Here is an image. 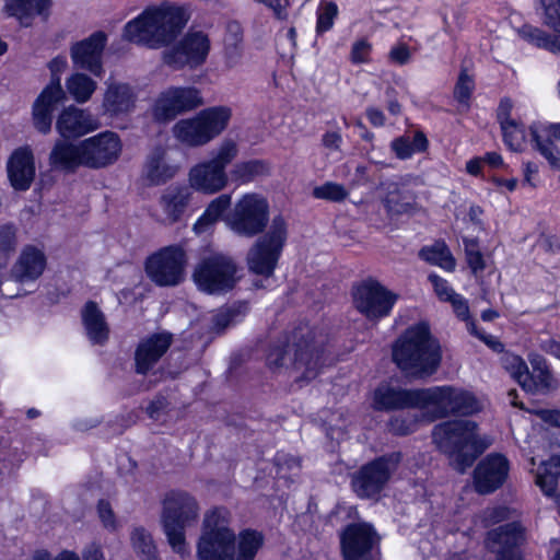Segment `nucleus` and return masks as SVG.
<instances>
[{
  "label": "nucleus",
  "mask_w": 560,
  "mask_h": 560,
  "mask_svg": "<svg viewBox=\"0 0 560 560\" xmlns=\"http://www.w3.org/2000/svg\"><path fill=\"white\" fill-rule=\"evenodd\" d=\"M190 19L186 8L170 2L147 8L128 22L124 37L129 42L160 48L173 42Z\"/></svg>",
  "instance_id": "nucleus-1"
},
{
  "label": "nucleus",
  "mask_w": 560,
  "mask_h": 560,
  "mask_svg": "<svg viewBox=\"0 0 560 560\" xmlns=\"http://www.w3.org/2000/svg\"><path fill=\"white\" fill-rule=\"evenodd\" d=\"M393 360L408 376L422 378L434 374L442 361L439 341L425 323L407 328L393 345Z\"/></svg>",
  "instance_id": "nucleus-2"
},
{
  "label": "nucleus",
  "mask_w": 560,
  "mask_h": 560,
  "mask_svg": "<svg viewBox=\"0 0 560 560\" xmlns=\"http://www.w3.org/2000/svg\"><path fill=\"white\" fill-rule=\"evenodd\" d=\"M315 341V332L307 327H300L292 335L285 347H275L267 355V364L272 370L293 369L302 373L306 381L317 376L319 371L320 345Z\"/></svg>",
  "instance_id": "nucleus-3"
},
{
  "label": "nucleus",
  "mask_w": 560,
  "mask_h": 560,
  "mask_svg": "<svg viewBox=\"0 0 560 560\" xmlns=\"http://www.w3.org/2000/svg\"><path fill=\"white\" fill-rule=\"evenodd\" d=\"M200 506L187 492L173 491L166 494L161 513V525L172 550L182 557L189 555L186 529L198 523Z\"/></svg>",
  "instance_id": "nucleus-4"
},
{
  "label": "nucleus",
  "mask_w": 560,
  "mask_h": 560,
  "mask_svg": "<svg viewBox=\"0 0 560 560\" xmlns=\"http://www.w3.org/2000/svg\"><path fill=\"white\" fill-rule=\"evenodd\" d=\"M416 408L427 421L450 415H469L477 410V400L468 392L448 385L417 389Z\"/></svg>",
  "instance_id": "nucleus-5"
},
{
  "label": "nucleus",
  "mask_w": 560,
  "mask_h": 560,
  "mask_svg": "<svg viewBox=\"0 0 560 560\" xmlns=\"http://www.w3.org/2000/svg\"><path fill=\"white\" fill-rule=\"evenodd\" d=\"M236 536L229 527V512L215 508L203 515L197 541L198 560H233Z\"/></svg>",
  "instance_id": "nucleus-6"
},
{
  "label": "nucleus",
  "mask_w": 560,
  "mask_h": 560,
  "mask_svg": "<svg viewBox=\"0 0 560 560\" xmlns=\"http://www.w3.org/2000/svg\"><path fill=\"white\" fill-rule=\"evenodd\" d=\"M238 147L232 139H224L212 151L211 159L194 165L188 173V187L206 195L223 190L229 183L226 166L237 156Z\"/></svg>",
  "instance_id": "nucleus-7"
},
{
  "label": "nucleus",
  "mask_w": 560,
  "mask_h": 560,
  "mask_svg": "<svg viewBox=\"0 0 560 560\" xmlns=\"http://www.w3.org/2000/svg\"><path fill=\"white\" fill-rule=\"evenodd\" d=\"M477 424L474 421L458 419L435 425L432 432L436 446L453 457L454 468L463 474L474 463L475 456L465 452L472 448L477 439Z\"/></svg>",
  "instance_id": "nucleus-8"
},
{
  "label": "nucleus",
  "mask_w": 560,
  "mask_h": 560,
  "mask_svg": "<svg viewBox=\"0 0 560 560\" xmlns=\"http://www.w3.org/2000/svg\"><path fill=\"white\" fill-rule=\"evenodd\" d=\"M231 117L232 110L228 106L209 107L192 118L177 121L172 132L177 141L187 147H202L225 130Z\"/></svg>",
  "instance_id": "nucleus-9"
},
{
  "label": "nucleus",
  "mask_w": 560,
  "mask_h": 560,
  "mask_svg": "<svg viewBox=\"0 0 560 560\" xmlns=\"http://www.w3.org/2000/svg\"><path fill=\"white\" fill-rule=\"evenodd\" d=\"M287 236L284 219L281 215L273 217L267 232L256 240L247 253L249 271L270 277L276 269Z\"/></svg>",
  "instance_id": "nucleus-10"
},
{
  "label": "nucleus",
  "mask_w": 560,
  "mask_h": 560,
  "mask_svg": "<svg viewBox=\"0 0 560 560\" xmlns=\"http://www.w3.org/2000/svg\"><path fill=\"white\" fill-rule=\"evenodd\" d=\"M192 279L199 290L220 294L232 290L238 281L234 259L222 253H214L200 259Z\"/></svg>",
  "instance_id": "nucleus-11"
},
{
  "label": "nucleus",
  "mask_w": 560,
  "mask_h": 560,
  "mask_svg": "<svg viewBox=\"0 0 560 560\" xmlns=\"http://www.w3.org/2000/svg\"><path fill=\"white\" fill-rule=\"evenodd\" d=\"M228 228L237 234L252 238L265 231L269 221V205L261 195H243L225 217Z\"/></svg>",
  "instance_id": "nucleus-12"
},
{
  "label": "nucleus",
  "mask_w": 560,
  "mask_h": 560,
  "mask_svg": "<svg viewBox=\"0 0 560 560\" xmlns=\"http://www.w3.org/2000/svg\"><path fill=\"white\" fill-rule=\"evenodd\" d=\"M211 42L202 31H189L175 45L163 52L164 63L174 70H195L201 67L209 56Z\"/></svg>",
  "instance_id": "nucleus-13"
},
{
  "label": "nucleus",
  "mask_w": 560,
  "mask_h": 560,
  "mask_svg": "<svg viewBox=\"0 0 560 560\" xmlns=\"http://www.w3.org/2000/svg\"><path fill=\"white\" fill-rule=\"evenodd\" d=\"M400 459L399 453H392L363 465L352 478L354 492L360 498L377 495L397 470Z\"/></svg>",
  "instance_id": "nucleus-14"
},
{
  "label": "nucleus",
  "mask_w": 560,
  "mask_h": 560,
  "mask_svg": "<svg viewBox=\"0 0 560 560\" xmlns=\"http://www.w3.org/2000/svg\"><path fill=\"white\" fill-rule=\"evenodd\" d=\"M187 256L183 247L167 246L150 256L145 264L149 278L160 287H174L184 280Z\"/></svg>",
  "instance_id": "nucleus-15"
},
{
  "label": "nucleus",
  "mask_w": 560,
  "mask_h": 560,
  "mask_svg": "<svg viewBox=\"0 0 560 560\" xmlns=\"http://www.w3.org/2000/svg\"><path fill=\"white\" fill-rule=\"evenodd\" d=\"M202 104L203 100L198 89L194 86H172L158 96L152 115L160 122H168Z\"/></svg>",
  "instance_id": "nucleus-16"
},
{
  "label": "nucleus",
  "mask_w": 560,
  "mask_h": 560,
  "mask_svg": "<svg viewBox=\"0 0 560 560\" xmlns=\"http://www.w3.org/2000/svg\"><path fill=\"white\" fill-rule=\"evenodd\" d=\"M538 3L542 10V22L552 31V34L538 27L524 25L520 30V35L537 48L560 56V0H538Z\"/></svg>",
  "instance_id": "nucleus-17"
},
{
  "label": "nucleus",
  "mask_w": 560,
  "mask_h": 560,
  "mask_svg": "<svg viewBox=\"0 0 560 560\" xmlns=\"http://www.w3.org/2000/svg\"><path fill=\"white\" fill-rule=\"evenodd\" d=\"M355 307L370 319L387 316L397 295L375 280H366L358 285L353 293Z\"/></svg>",
  "instance_id": "nucleus-18"
},
{
  "label": "nucleus",
  "mask_w": 560,
  "mask_h": 560,
  "mask_svg": "<svg viewBox=\"0 0 560 560\" xmlns=\"http://www.w3.org/2000/svg\"><path fill=\"white\" fill-rule=\"evenodd\" d=\"M84 153V167L98 170L114 164L120 156L122 143L113 131H103L81 140Z\"/></svg>",
  "instance_id": "nucleus-19"
},
{
  "label": "nucleus",
  "mask_w": 560,
  "mask_h": 560,
  "mask_svg": "<svg viewBox=\"0 0 560 560\" xmlns=\"http://www.w3.org/2000/svg\"><path fill=\"white\" fill-rule=\"evenodd\" d=\"M378 540L374 528L366 523L347 526L340 536L343 559L373 560L372 552Z\"/></svg>",
  "instance_id": "nucleus-20"
},
{
  "label": "nucleus",
  "mask_w": 560,
  "mask_h": 560,
  "mask_svg": "<svg viewBox=\"0 0 560 560\" xmlns=\"http://www.w3.org/2000/svg\"><path fill=\"white\" fill-rule=\"evenodd\" d=\"M106 42V34L98 31L73 43L70 47V57L74 67L86 70L95 77H102L104 72L102 57Z\"/></svg>",
  "instance_id": "nucleus-21"
},
{
  "label": "nucleus",
  "mask_w": 560,
  "mask_h": 560,
  "mask_svg": "<svg viewBox=\"0 0 560 560\" xmlns=\"http://www.w3.org/2000/svg\"><path fill=\"white\" fill-rule=\"evenodd\" d=\"M508 475V459L500 454H490L475 468V488L481 494L491 493L504 483Z\"/></svg>",
  "instance_id": "nucleus-22"
},
{
  "label": "nucleus",
  "mask_w": 560,
  "mask_h": 560,
  "mask_svg": "<svg viewBox=\"0 0 560 560\" xmlns=\"http://www.w3.org/2000/svg\"><path fill=\"white\" fill-rule=\"evenodd\" d=\"M415 183V178L405 176L382 184L385 190L384 205L389 212L401 214L417 209Z\"/></svg>",
  "instance_id": "nucleus-23"
},
{
  "label": "nucleus",
  "mask_w": 560,
  "mask_h": 560,
  "mask_svg": "<svg viewBox=\"0 0 560 560\" xmlns=\"http://www.w3.org/2000/svg\"><path fill=\"white\" fill-rule=\"evenodd\" d=\"M98 128V120L90 112L74 105L63 108L56 120V130L66 139L79 138Z\"/></svg>",
  "instance_id": "nucleus-24"
},
{
  "label": "nucleus",
  "mask_w": 560,
  "mask_h": 560,
  "mask_svg": "<svg viewBox=\"0 0 560 560\" xmlns=\"http://www.w3.org/2000/svg\"><path fill=\"white\" fill-rule=\"evenodd\" d=\"M172 345V335L168 332H159L142 339L135 351V369L138 374H147L162 357L167 352Z\"/></svg>",
  "instance_id": "nucleus-25"
},
{
  "label": "nucleus",
  "mask_w": 560,
  "mask_h": 560,
  "mask_svg": "<svg viewBox=\"0 0 560 560\" xmlns=\"http://www.w3.org/2000/svg\"><path fill=\"white\" fill-rule=\"evenodd\" d=\"M192 199L194 191L187 185H171L165 188L159 198L163 214L161 222L172 225L182 221Z\"/></svg>",
  "instance_id": "nucleus-26"
},
{
  "label": "nucleus",
  "mask_w": 560,
  "mask_h": 560,
  "mask_svg": "<svg viewBox=\"0 0 560 560\" xmlns=\"http://www.w3.org/2000/svg\"><path fill=\"white\" fill-rule=\"evenodd\" d=\"M179 165L168 158L165 147H155L147 156L142 168V179L149 186H161L173 179Z\"/></svg>",
  "instance_id": "nucleus-27"
},
{
  "label": "nucleus",
  "mask_w": 560,
  "mask_h": 560,
  "mask_svg": "<svg viewBox=\"0 0 560 560\" xmlns=\"http://www.w3.org/2000/svg\"><path fill=\"white\" fill-rule=\"evenodd\" d=\"M65 98V92L59 83V79H54L43 90L33 105V121L35 128L47 133L51 128V113L55 106Z\"/></svg>",
  "instance_id": "nucleus-28"
},
{
  "label": "nucleus",
  "mask_w": 560,
  "mask_h": 560,
  "mask_svg": "<svg viewBox=\"0 0 560 560\" xmlns=\"http://www.w3.org/2000/svg\"><path fill=\"white\" fill-rule=\"evenodd\" d=\"M529 133L534 149L547 160L552 170L560 171V149L553 142L560 141V122L533 125Z\"/></svg>",
  "instance_id": "nucleus-29"
},
{
  "label": "nucleus",
  "mask_w": 560,
  "mask_h": 560,
  "mask_svg": "<svg viewBox=\"0 0 560 560\" xmlns=\"http://www.w3.org/2000/svg\"><path fill=\"white\" fill-rule=\"evenodd\" d=\"M8 176L16 190H27L35 178V163L31 149H16L7 164Z\"/></svg>",
  "instance_id": "nucleus-30"
},
{
  "label": "nucleus",
  "mask_w": 560,
  "mask_h": 560,
  "mask_svg": "<svg viewBox=\"0 0 560 560\" xmlns=\"http://www.w3.org/2000/svg\"><path fill=\"white\" fill-rule=\"evenodd\" d=\"M525 529L520 523L499 526L488 533L487 546L498 557L515 553L514 549L525 542Z\"/></svg>",
  "instance_id": "nucleus-31"
},
{
  "label": "nucleus",
  "mask_w": 560,
  "mask_h": 560,
  "mask_svg": "<svg viewBox=\"0 0 560 560\" xmlns=\"http://www.w3.org/2000/svg\"><path fill=\"white\" fill-rule=\"evenodd\" d=\"M137 93L128 83L108 82L103 97L104 112L110 116L125 115L136 107Z\"/></svg>",
  "instance_id": "nucleus-32"
},
{
  "label": "nucleus",
  "mask_w": 560,
  "mask_h": 560,
  "mask_svg": "<svg viewBox=\"0 0 560 560\" xmlns=\"http://www.w3.org/2000/svg\"><path fill=\"white\" fill-rule=\"evenodd\" d=\"M49 164L54 170L68 173H73L81 166L84 167L81 141L73 143L66 138L57 140L49 154Z\"/></svg>",
  "instance_id": "nucleus-33"
},
{
  "label": "nucleus",
  "mask_w": 560,
  "mask_h": 560,
  "mask_svg": "<svg viewBox=\"0 0 560 560\" xmlns=\"http://www.w3.org/2000/svg\"><path fill=\"white\" fill-rule=\"evenodd\" d=\"M417 389H402L382 384L374 390L373 407L376 410L416 408Z\"/></svg>",
  "instance_id": "nucleus-34"
},
{
  "label": "nucleus",
  "mask_w": 560,
  "mask_h": 560,
  "mask_svg": "<svg viewBox=\"0 0 560 560\" xmlns=\"http://www.w3.org/2000/svg\"><path fill=\"white\" fill-rule=\"evenodd\" d=\"M527 358L532 372L527 368L522 388L532 394L548 392L553 386V376L546 359L536 352H529Z\"/></svg>",
  "instance_id": "nucleus-35"
},
{
  "label": "nucleus",
  "mask_w": 560,
  "mask_h": 560,
  "mask_svg": "<svg viewBox=\"0 0 560 560\" xmlns=\"http://www.w3.org/2000/svg\"><path fill=\"white\" fill-rule=\"evenodd\" d=\"M46 266L45 255L37 248L28 246L23 249L12 268V277L20 282L37 279Z\"/></svg>",
  "instance_id": "nucleus-36"
},
{
  "label": "nucleus",
  "mask_w": 560,
  "mask_h": 560,
  "mask_svg": "<svg viewBox=\"0 0 560 560\" xmlns=\"http://www.w3.org/2000/svg\"><path fill=\"white\" fill-rule=\"evenodd\" d=\"M82 322L88 338L94 345H103L107 341L109 327L103 312L95 302H88L82 310Z\"/></svg>",
  "instance_id": "nucleus-37"
},
{
  "label": "nucleus",
  "mask_w": 560,
  "mask_h": 560,
  "mask_svg": "<svg viewBox=\"0 0 560 560\" xmlns=\"http://www.w3.org/2000/svg\"><path fill=\"white\" fill-rule=\"evenodd\" d=\"M51 0H4V12L16 18L24 26H28L35 14H44Z\"/></svg>",
  "instance_id": "nucleus-38"
},
{
  "label": "nucleus",
  "mask_w": 560,
  "mask_h": 560,
  "mask_svg": "<svg viewBox=\"0 0 560 560\" xmlns=\"http://www.w3.org/2000/svg\"><path fill=\"white\" fill-rule=\"evenodd\" d=\"M560 477V456L555 455L542 462L537 469L536 485L548 497L556 493Z\"/></svg>",
  "instance_id": "nucleus-39"
},
{
  "label": "nucleus",
  "mask_w": 560,
  "mask_h": 560,
  "mask_svg": "<svg viewBox=\"0 0 560 560\" xmlns=\"http://www.w3.org/2000/svg\"><path fill=\"white\" fill-rule=\"evenodd\" d=\"M243 35L237 23L228 25V34L224 37V65L228 69L236 68L243 56Z\"/></svg>",
  "instance_id": "nucleus-40"
},
{
  "label": "nucleus",
  "mask_w": 560,
  "mask_h": 560,
  "mask_svg": "<svg viewBox=\"0 0 560 560\" xmlns=\"http://www.w3.org/2000/svg\"><path fill=\"white\" fill-rule=\"evenodd\" d=\"M231 195L222 194L210 201L201 217L194 224L192 230L197 234L206 232L212 224H214L224 211L231 206Z\"/></svg>",
  "instance_id": "nucleus-41"
},
{
  "label": "nucleus",
  "mask_w": 560,
  "mask_h": 560,
  "mask_svg": "<svg viewBox=\"0 0 560 560\" xmlns=\"http://www.w3.org/2000/svg\"><path fill=\"white\" fill-rule=\"evenodd\" d=\"M235 542L236 555H233V560H254L264 545V536L257 530L244 529L240 532Z\"/></svg>",
  "instance_id": "nucleus-42"
},
{
  "label": "nucleus",
  "mask_w": 560,
  "mask_h": 560,
  "mask_svg": "<svg viewBox=\"0 0 560 560\" xmlns=\"http://www.w3.org/2000/svg\"><path fill=\"white\" fill-rule=\"evenodd\" d=\"M427 147V137L421 131H417L413 135H405L392 142V149L400 160H406L415 153L423 152Z\"/></svg>",
  "instance_id": "nucleus-43"
},
{
  "label": "nucleus",
  "mask_w": 560,
  "mask_h": 560,
  "mask_svg": "<svg viewBox=\"0 0 560 560\" xmlns=\"http://www.w3.org/2000/svg\"><path fill=\"white\" fill-rule=\"evenodd\" d=\"M66 86L73 100L82 104L92 97L97 83L89 75L77 72L67 79Z\"/></svg>",
  "instance_id": "nucleus-44"
},
{
  "label": "nucleus",
  "mask_w": 560,
  "mask_h": 560,
  "mask_svg": "<svg viewBox=\"0 0 560 560\" xmlns=\"http://www.w3.org/2000/svg\"><path fill=\"white\" fill-rule=\"evenodd\" d=\"M268 173L269 166L265 161L249 160L236 163L231 171V177L234 182L245 184Z\"/></svg>",
  "instance_id": "nucleus-45"
},
{
  "label": "nucleus",
  "mask_w": 560,
  "mask_h": 560,
  "mask_svg": "<svg viewBox=\"0 0 560 560\" xmlns=\"http://www.w3.org/2000/svg\"><path fill=\"white\" fill-rule=\"evenodd\" d=\"M131 546L135 552L142 560H154L156 558V546L152 535L144 527H135L130 534Z\"/></svg>",
  "instance_id": "nucleus-46"
},
{
  "label": "nucleus",
  "mask_w": 560,
  "mask_h": 560,
  "mask_svg": "<svg viewBox=\"0 0 560 560\" xmlns=\"http://www.w3.org/2000/svg\"><path fill=\"white\" fill-rule=\"evenodd\" d=\"M420 257L447 271H452L455 268V259L444 243H436L431 247L422 248L420 250Z\"/></svg>",
  "instance_id": "nucleus-47"
},
{
  "label": "nucleus",
  "mask_w": 560,
  "mask_h": 560,
  "mask_svg": "<svg viewBox=\"0 0 560 560\" xmlns=\"http://www.w3.org/2000/svg\"><path fill=\"white\" fill-rule=\"evenodd\" d=\"M504 143L512 151H521L526 142V131L516 121L501 126Z\"/></svg>",
  "instance_id": "nucleus-48"
},
{
  "label": "nucleus",
  "mask_w": 560,
  "mask_h": 560,
  "mask_svg": "<svg viewBox=\"0 0 560 560\" xmlns=\"http://www.w3.org/2000/svg\"><path fill=\"white\" fill-rule=\"evenodd\" d=\"M313 196L317 199H324L332 202H340L349 196L348 189L338 183L327 182L313 189Z\"/></svg>",
  "instance_id": "nucleus-49"
},
{
  "label": "nucleus",
  "mask_w": 560,
  "mask_h": 560,
  "mask_svg": "<svg viewBox=\"0 0 560 560\" xmlns=\"http://www.w3.org/2000/svg\"><path fill=\"white\" fill-rule=\"evenodd\" d=\"M501 363L510 375L522 386L528 368L524 359L514 353L506 352L501 357Z\"/></svg>",
  "instance_id": "nucleus-50"
},
{
  "label": "nucleus",
  "mask_w": 560,
  "mask_h": 560,
  "mask_svg": "<svg viewBox=\"0 0 560 560\" xmlns=\"http://www.w3.org/2000/svg\"><path fill=\"white\" fill-rule=\"evenodd\" d=\"M338 15V7L335 2L323 3L317 10L316 32L323 34L329 31Z\"/></svg>",
  "instance_id": "nucleus-51"
},
{
  "label": "nucleus",
  "mask_w": 560,
  "mask_h": 560,
  "mask_svg": "<svg viewBox=\"0 0 560 560\" xmlns=\"http://www.w3.org/2000/svg\"><path fill=\"white\" fill-rule=\"evenodd\" d=\"M464 249L466 254V260L474 273L482 271L486 268L483 256L479 249L478 242L476 240H464Z\"/></svg>",
  "instance_id": "nucleus-52"
},
{
  "label": "nucleus",
  "mask_w": 560,
  "mask_h": 560,
  "mask_svg": "<svg viewBox=\"0 0 560 560\" xmlns=\"http://www.w3.org/2000/svg\"><path fill=\"white\" fill-rule=\"evenodd\" d=\"M275 465L277 467V475L280 478H288V474L296 475L300 470V459L285 454L278 453L275 457Z\"/></svg>",
  "instance_id": "nucleus-53"
},
{
  "label": "nucleus",
  "mask_w": 560,
  "mask_h": 560,
  "mask_svg": "<svg viewBox=\"0 0 560 560\" xmlns=\"http://www.w3.org/2000/svg\"><path fill=\"white\" fill-rule=\"evenodd\" d=\"M475 84L466 71H462L454 89V97L462 104H467L474 91Z\"/></svg>",
  "instance_id": "nucleus-54"
},
{
  "label": "nucleus",
  "mask_w": 560,
  "mask_h": 560,
  "mask_svg": "<svg viewBox=\"0 0 560 560\" xmlns=\"http://www.w3.org/2000/svg\"><path fill=\"white\" fill-rule=\"evenodd\" d=\"M16 246V230L11 224L0 226V252L10 253L15 249Z\"/></svg>",
  "instance_id": "nucleus-55"
},
{
  "label": "nucleus",
  "mask_w": 560,
  "mask_h": 560,
  "mask_svg": "<svg viewBox=\"0 0 560 560\" xmlns=\"http://www.w3.org/2000/svg\"><path fill=\"white\" fill-rule=\"evenodd\" d=\"M97 513L98 517L103 524V526L109 530H115L117 528V521L115 513L110 506V504L105 501L101 500L97 504Z\"/></svg>",
  "instance_id": "nucleus-56"
},
{
  "label": "nucleus",
  "mask_w": 560,
  "mask_h": 560,
  "mask_svg": "<svg viewBox=\"0 0 560 560\" xmlns=\"http://www.w3.org/2000/svg\"><path fill=\"white\" fill-rule=\"evenodd\" d=\"M429 280L441 301L448 302L457 293L448 285L447 281L436 275H430Z\"/></svg>",
  "instance_id": "nucleus-57"
},
{
  "label": "nucleus",
  "mask_w": 560,
  "mask_h": 560,
  "mask_svg": "<svg viewBox=\"0 0 560 560\" xmlns=\"http://www.w3.org/2000/svg\"><path fill=\"white\" fill-rule=\"evenodd\" d=\"M371 44L365 39H360L352 45L350 58L353 63H364L369 61Z\"/></svg>",
  "instance_id": "nucleus-58"
},
{
  "label": "nucleus",
  "mask_w": 560,
  "mask_h": 560,
  "mask_svg": "<svg viewBox=\"0 0 560 560\" xmlns=\"http://www.w3.org/2000/svg\"><path fill=\"white\" fill-rule=\"evenodd\" d=\"M510 510L505 506L489 508L482 513V522L485 526H490L504 521L509 517Z\"/></svg>",
  "instance_id": "nucleus-59"
},
{
  "label": "nucleus",
  "mask_w": 560,
  "mask_h": 560,
  "mask_svg": "<svg viewBox=\"0 0 560 560\" xmlns=\"http://www.w3.org/2000/svg\"><path fill=\"white\" fill-rule=\"evenodd\" d=\"M388 57L392 62L402 66L409 62L411 52L406 44L399 43L392 47Z\"/></svg>",
  "instance_id": "nucleus-60"
},
{
  "label": "nucleus",
  "mask_w": 560,
  "mask_h": 560,
  "mask_svg": "<svg viewBox=\"0 0 560 560\" xmlns=\"http://www.w3.org/2000/svg\"><path fill=\"white\" fill-rule=\"evenodd\" d=\"M415 421L409 418L395 417L389 421V430L397 435H406L412 432Z\"/></svg>",
  "instance_id": "nucleus-61"
},
{
  "label": "nucleus",
  "mask_w": 560,
  "mask_h": 560,
  "mask_svg": "<svg viewBox=\"0 0 560 560\" xmlns=\"http://www.w3.org/2000/svg\"><path fill=\"white\" fill-rule=\"evenodd\" d=\"M235 316V311L231 308H224L220 310L214 316H213V328L218 331H221L229 327L231 323L233 322V318Z\"/></svg>",
  "instance_id": "nucleus-62"
},
{
  "label": "nucleus",
  "mask_w": 560,
  "mask_h": 560,
  "mask_svg": "<svg viewBox=\"0 0 560 560\" xmlns=\"http://www.w3.org/2000/svg\"><path fill=\"white\" fill-rule=\"evenodd\" d=\"M448 302L452 304L454 312L460 319L465 320L468 318L469 307L467 301L462 295L456 294Z\"/></svg>",
  "instance_id": "nucleus-63"
},
{
  "label": "nucleus",
  "mask_w": 560,
  "mask_h": 560,
  "mask_svg": "<svg viewBox=\"0 0 560 560\" xmlns=\"http://www.w3.org/2000/svg\"><path fill=\"white\" fill-rule=\"evenodd\" d=\"M535 415L538 416L542 421L550 423L555 427H560V410L556 409H537Z\"/></svg>",
  "instance_id": "nucleus-64"
}]
</instances>
